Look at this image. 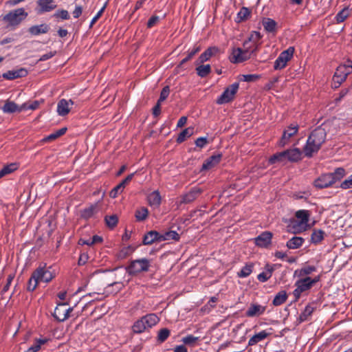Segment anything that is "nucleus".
I'll list each match as a JSON object with an SVG mask.
<instances>
[{"label": "nucleus", "instance_id": "obj_58", "mask_svg": "<svg viewBox=\"0 0 352 352\" xmlns=\"http://www.w3.org/2000/svg\"><path fill=\"white\" fill-rule=\"evenodd\" d=\"M160 21V17L156 15L152 16L148 21L146 26L148 28H151Z\"/></svg>", "mask_w": 352, "mask_h": 352}, {"label": "nucleus", "instance_id": "obj_51", "mask_svg": "<svg viewBox=\"0 0 352 352\" xmlns=\"http://www.w3.org/2000/svg\"><path fill=\"white\" fill-rule=\"evenodd\" d=\"M47 340L46 339H39L37 340L30 347L28 348V350L24 352H37L40 349L42 344L46 343Z\"/></svg>", "mask_w": 352, "mask_h": 352}, {"label": "nucleus", "instance_id": "obj_34", "mask_svg": "<svg viewBox=\"0 0 352 352\" xmlns=\"http://www.w3.org/2000/svg\"><path fill=\"white\" fill-rule=\"evenodd\" d=\"M295 285L296 287H299L303 292L309 289L313 286L311 281V277L309 276H307L305 278L302 277V278L296 282Z\"/></svg>", "mask_w": 352, "mask_h": 352}, {"label": "nucleus", "instance_id": "obj_22", "mask_svg": "<svg viewBox=\"0 0 352 352\" xmlns=\"http://www.w3.org/2000/svg\"><path fill=\"white\" fill-rule=\"evenodd\" d=\"M221 153L212 155L204 161L202 164L201 170H206L214 167L221 162Z\"/></svg>", "mask_w": 352, "mask_h": 352}, {"label": "nucleus", "instance_id": "obj_50", "mask_svg": "<svg viewBox=\"0 0 352 352\" xmlns=\"http://www.w3.org/2000/svg\"><path fill=\"white\" fill-rule=\"evenodd\" d=\"M38 283L39 282L37 280V278L33 272L28 282L27 290L29 292H33L36 288Z\"/></svg>", "mask_w": 352, "mask_h": 352}, {"label": "nucleus", "instance_id": "obj_21", "mask_svg": "<svg viewBox=\"0 0 352 352\" xmlns=\"http://www.w3.org/2000/svg\"><path fill=\"white\" fill-rule=\"evenodd\" d=\"M221 53L220 49L217 46H212L207 48L199 57V63H204L217 54Z\"/></svg>", "mask_w": 352, "mask_h": 352}, {"label": "nucleus", "instance_id": "obj_45", "mask_svg": "<svg viewBox=\"0 0 352 352\" xmlns=\"http://www.w3.org/2000/svg\"><path fill=\"white\" fill-rule=\"evenodd\" d=\"M104 221L108 228L113 229L118 223V217L116 214L107 215L104 217Z\"/></svg>", "mask_w": 352, "mask_h": 352}, {"label": "nucleus", "instance_id": "obj_4", "mask_svg": "<svg viewBox=\"0 0 352 352\" xmlns=\"http://www.w3.org/2000/svg\"><path fill=\"white\" fill-rule=\"evenodd\" d=\"M28 15L23 8H16L10 11L5 15L1 16V21L8 30H15Z\"/></svg>", "mask_w": 352, "mask_h": 352}, {"label": "nucleus", "instance_id": "obj_12", "mask_svg": "<svg viewBox=\"0 0 352 352\" xmlns=\"http://www.w3.org/2000/svg\"><path fill=\"white\" fill-rule=\"evenodd\" d=\"M352 73L351 65H341L338 66L333 76V80L339 84L344 82L348 75Z\"/></svg>", "mask_w": 352, "mask_h": 352}, {"label": "nucleus", "instance_id": "obj_49", "mask_svg": "<svg viewBox=\"0 0 352 352\" xmlns=\"http://www.w3.org/2000/svg\"><path fill=\"white\" fill-rule=\"evenodd\" d=\"M170 331L167 328H163L159 330L157 336V341L159 343H163L169 337Z\"/></svg>", "mask_w": 352, "mask_h": 352}, {"label": "nucleus", "instance_id": "obj_2", "mask_svg": "<svg viewBox=\"0 0 352 352\" xmlns=\"http://www.w3.org/2000/svg\"><path fill=\"white\" fill-rule=\"evenodd\" d=\"M249 41L243 42V49L237 47L232 50L229 60L232 63H241L251 58L252 56H255L258 49V44L253 43L248 45Z\"/></svg>", "mask_w": 352, "mask_h": 352}, {"label": "nucleus", "instance_id": "obj_57", "mask_svg": "<svg viewBox=\"0 0 352 352\" xmlns=\"http://www.w3.org/2000/svg\"><path fill=\"white\" fill-rule=\"evenodd\" d=\"M340 188L344 190L352 188V174L341 183Z\"/></svg>", "mask_w": 352, "mask_h": 352}, {"label": "nucleus", "instance_id": "obj_59", "mask_svg": "<svg viewBox=\"0 0 352 352\" xmlns=\"http://www.w3.org/2000/svg\"><path fill=\"white\" fill-rule=\"evenodd\" d=\"M39 104H40V102L38 100H34V101L32 102L30 104L24 103L22 104V107H25L24 110H28V109L35 110L38 107Z\"/></svg>", "mask_w": 352, "mask_h": 352}, {"label": "nucleus", "instance_id": "obj_25", "mask_svg": "<svg viewBox=\"0 0 352 352\" xmlns=\"http://www.w3.org/2000/svg\"><path fill=\"white\" fill-rule=\"evenodd\" d=\"M274 270L275 265L266 264L265 266V271L257 276V279L261 283L266 282L272 277Z\"/></svg>", "mask_w": 352, "mask_h": 352}, {"label": "nucleus", "instance_id": "obj_54", "mask_svg": "<svg viewBox=\"0 0 352 352\" xmlns=\"http://www.w3.org/2000/svg\"><path fill=\"white\" fill-rule=\"evenodd\" d=\"M54 17L60 18L63 20H68L70 18L68 11L63 9L56 10L54 14Z\"/></svg>", "mask_w": 352, "mask_h": 352}, {"label": "nucleus", "instance_id": "obj_62", "mask_svg": "<svg viewBox=\"0 0 352 352\" xmlns=\"http://www.w3.org/2000/svg\"><path fill=\"white\" fill-rule=\"evenodd\" d=\"M195 143L197 147L202 148L208 144V140L204 137L198 138Z\"/></svg>", "mask_w": 352, "mask_h": 352}, {"label": "nucleus", "instance_id": "obj_11", "mask_svg": "<svg viewBox=\"0 0 352 352\" xmlns=\"http://www.w3.org/2000/svg\"><path fill=\"white\" fill-rule=\"evenodd\" d=\"M66 305L67 303L63 302L58 303L56 307L52 316L57 321L63 322L69 318V313L73 310V308L66 309Z\"/></svg>", "mask_w": 352, "mask_h": 352}, {"label": "nucleus", "instance_id": "obj_6", "mask_svg": "<svg viewBox=\"0 0 352 352\" xmlns=\"http://www.w3.org/2000/svg\"><path fill=\"white\" fill-rule=\"evenodd\" d=\"M310 217V212L306 210H299L296 212V217L299 219L300 221H294L292 223V228H294V232H300L305 230Z\"/></svg>", "mask_w": 352, "mask_h": 352}, {"label": "nucleus", "instance_id": "obj_46", "mask_svg": "<svg viewBox=\"0 0 352 352\" xmlns=\"http://www.w3.org/2000/svg\"><path fill=\"white\" fill-rule=\"evenodd\" d=\"M18 168L17 164L12 163L8 165L4 166L1 170H0V178L12 173L15 170H16Z\"/></svg>", "mask_w": 352, "mask_h": 352}, {"label": "nucleus", "instance_id": "obj_13", "mask_svg": "<svg viewBox=\"0 0 352 352\" xmlns=\"http://www.w3.org/2000/svg\"><path fill=\"white\" fill-rule=\"evenodd\" d=\"M36 4V11L38 14L50 12L56 8L54 0H37Z\"/></svg>", "mask_w": 352, "mask_h": 352}, {"label": "nucleus", "instance_id": "obj_42", "mask_svg": "<svg viewBox=\"0 0 352 352\" xmlns=\"http://www.w3.org/2000/svg\"><path fill=\"white\" fill-rule=\"evenodd\" d=\"M197 74L201 78L206 77L211 72L210 65H201L196 67Z\"/></svg>", "mask_w": 352, "mask_h": 352}, {"label": "nucleus", "instance_id": "obj_10", "mask_svg": "<svg viewBox=\"0 0 352 352\" xmlns=\"http://www.w3.org/2000/svg\"><path fill=\"white\" fill-rule=\"evenodd\" d=\"M149 266V260L141 258L131 261L126 270L130 274H136L142 272H147Z\"/></svg>", "mask_w": 352, "mask_h": 352}, {"label": "nucleus", "instance_id": "obj_23", "mask_svg": "<svg viewBox=\"0 0 352 352\" xmlns=\"http://www.w3.org/2000/svg\"><path fill=\"white\" fill-rule=\"evenodd\" d=\"M25 107H22V105L19 106L16 104L14 102L7 100L5 102L4 105L1 107V110L5 113H20L25 109Z\"/></svg>", "mask_w": 352, "mask_h": 352}, {"label": "nucleus", "instance_id": "obj_43", "mask_svg": "<svg viewBox=\"0 0 352 352\" xmlns=\"http://www.w3.org/2000/svg\"><path fill=\"white\" fill-rule=\"evenodd\" d=\"M194 132L192 127H188L183 130L178 135L177 138V143H182L186 140L187 138L190 137Z\"/></svg>", "mask_w": 352, "mask_h": 352}, {"label": "nucleus", "instance_id": "obj_19", "mask_svg": "<svg viewBox=\"0 0 352 352\" xmlns=\"http://www.w3.org/2000/svg\"><path fill=\"white\" fill-rule=\"evenodd\" d=\"M28 74L25 68L21 67L14 70H9L2 74L4 79L12 80L19 78L25 77Z\"/></svg>", "mask_w": 352, "mask_h": 352}, {"label": "nucleus", "instance_id": "obj_53", "mask_svg": "<svg viewBox=\"0 0 352 352\" xmlns=\"http://www.w3.org/2000/svg\"><path fill=\"white\" fill-rule=\"evenodd\" d=\"M349 14L348 8H344L336 14V19L338 23H342L349 16Z\"/></svg>", "mask_w": 352, "mask_h": 352}, {"label": "nucleus", "instance_id": "obj_36", "mask_svg": "<svg viewBox=\"0 0 352 352\" xmlns=\"http://www.w3.org/2000/svg\"><path fill=\"white\" fill-rule=\"evenodd\" d=\"M287 294L286 291L282 290L277 293L274 296L272 304L274 306H280L283 305L287 299Z\"/></svg>", "mask_w": 352, "mask_h": 352}, {"label": "nucleus", "instance_id": "obj_52", "mask_svg": "<svg viewBox=\"0 0 352 352\" xmlns=\"http://www.w3.org/2000/svg\"><path fill=\"white\" fill-rule=\"evenodd\" d=\"M262 36L261 35V33L259 32L254 31L250 34V37L248 40H245V41H249V45H252L253 43L258 44V42L261 38Z\"/></svg>", "mask_w": 352, "mask_h": 352}, {"label": "nucleus", "instance_id": "obj_27", "mask_svg": "<svg viewBox=\"0 0 352 352\" xmlns=\"http://www.w3.org/2000/svg\"><path fill=\"white\" fill-rule=\"evenodd\" d=\"M50 29V26L47 24L42 23L30 27L28 32L32 36H38L41 34L47 33Z\"/></svg>", "mask_w": 352, "mask_h": 352}, {"label": "nucleus", "instance_id": "obj_15", "mask_svg": "<svg viewBox=\"0 0 352 352\" xmlns=\"http://www.w3.org/2000/svg\"><path fill=\"white\" fill-rule=\"evenodd\" d=\"M272 239V233L265 231L255 238V244L260 248H267L270 245Z\"/></svg>", "mask_w": 352, "mask_h": 352}, {"label": "nucleus", "instance_id": "obj_40", "mask_svg": "<svg viewBox=\"0 0 352 352\" xmlns=\"http://www.w3.org/2000/svg\"><path fill=\"white\" fill-rule=\"evenodd\" d=\"M287 159V157H286V152L284 151H282V152H280V153H276L275 154H274L272 156H271L269 159V164H274L276 162H285Z\"/></svg>", "mask_w": 352, "mask_h": 352}, {"label": "nucleus", "instance_id": "obj_39", "mask_svg": "<svg viewBox=\"0 0 352 352\" xmlns=\"http://www.w3.org/2000/svg\"><path fill=\"white\" fill-rule=\"evenodd\" d=\"M324 234L322 230H314L311 235V242L314 244L320 243L324 239Z\"/></svg>", "mask_w": 352, "mask_h": 352}, {"label": "nucleus", "instance_id": "obj_61", "mask_svg": "<svg viewBox=\"0 0 352 352\" xmlns=\"http://www.w3.org/2000/svg\"><path fill=\"white\" fill-rule=\"evenodd\" d=\"M106 8V3L102 6V8L98 12V13L94 16V18L91 19L90 23V27H92V25L98 20V19L102 16V13L104 12V10Z\"/></svg>", "mask_w": 352, "mask_h": 352}, {"label": "nucleus", "instance_id": "obj_31", "mask_svg": "<svg viewBox=\"0 0 352 352\" xmlns=\"http://www.w3.org/2000/svg\"><path fill=\"white\" fill-rule=\"evenodd\" d=\"M286 152V157L287 160L290 162H298L301 160L302 151L298 148L287 149Z\"/></svg>", "mask_w": 352, "mask_h": 352}, {"label": "nucleus", "instance_id": "obj_8", "mask_svg": "<svg viewBox=\"0 0 352 352\" xmlns=\"http://www.w3.org/2000/svg\"><path fill=\"white\" fill-rule=\"evenodd\" d=\"M239 82H234L226 87L221 95L217 98L216 100L217 104H226L233 100L234 96L239 89Z\"/></svg>", "mask_w": 352, "mask_h": 352}, {"label": "nucleus", "instance_id": "obj_38", "mask_svg": "<svg viewBox=\"0 0 352 352\" xmlns=\"http://www.w3.org/2000/svg\"><path fill=\"white\" fill-rule=\"evenodd\" d=\"M254 268V264L252 263H246L245 266L242 267V269L237 272V276L239 278H246L249 276Z\"/></svg>", "mask_w": 352, "mask_h": 352}, {"label": "nucleus", "instance_id": "obj_44", "mask_svg": "<svg viewBox=\"0 0 352 352\" xmlns=\"http://www.w3.org/2000/svg\"><path fill=\"white\" fill-rule=\"evenodd\" d=\"M148 215V210L145 207H141L139 209H137L135 212V217L137 221H144Z\"/></svg>", "mask_w": 352, "mask_h": 352}, {"label": "nucleus", "instance_id": "obj_28", "mask_svg": "<svg viewBox=\"0 0 352 352\" xmlns=\"http://www.w3.org/2000/svg\"><path fill=\"white\" fill-rule=\"evenodd\" d=\"M147 201L150 206L158 208L162 201V197L159 190H154L147 196Z\"/></svg>", "mask_w": 352, "mask_h": 352}, {"label": "nucleus", "instance_id": "obj_64", "mask_svg": "<svg viewBox=\"0 0 352 352\" xmlns=\"http://www.w3.org/2000/svg\"><path fill=\"white\" fill-rule=\"evenodd\" d=\"M56 54V51H51L45 54H43L38 59V61H45L48 59H50L53 56H54Z\"/></svg>", "mask_w": 352, "mask_h": 352}, {"label": "nucleus", "instance_id": "obj_3", "mask_svg": "<svg viewBox=\"0 0 352 352\" xmlns=\"http://www.w3.org/2000/svg\"><path fill=\"white\" fill-rule=\"evenodd\" d=\"M345 174L346 171L344 168H337L333 173L322 174L314 180V185L319 189L330 187L337 182L340 181Z\"/></svg>", "mask_w": 352, "mask_h": 352}, {"label": "nucleus", "instance_id": "obj_48", "mask_svg": "<svg viewBox=\"0 0 352 352\" xmlns=\"http://www.w3.org/2000/svg\"><path fill=\"white\" fill-rule=\"evenodd\" d=\"M250 14H251V12L248 8L243 7L242 8H241L239 12L237 13L236 21L239 23L243 21L246 20L248 18V16L250 15Z\"/></svg>", "mask_w": 352, "mask_h": 352}, {"label": "nucleus", "instance_id": "obj_18", "mask_svg": "<svg viewBox=\"0 0 352 352\" xmlns=\"http://www.w3.org/2000/svg\"><path fill=\"white\" fill-rule=\"evenodd\" d=\"M266 306L257 303H251L245 311V316L249 318L259 316L264 314Z\"/></svg>", "mask_w": 352, "mask_h": 352}, {"label": "nucleus", "instance_id": "obj_47", "mask_svg": "<svg viewBox=\"0 0 352 352\" xmlns=\"http://www.w3.org/2000/svg\"><path fill=\"white\" fill-rule=\"evenodd\" d=\"M200 51V47L199 46H195L192 50H189L188 51V54L186 57H185L184 59L181 60L179 64L178 65L177 67L182 66L188 60H190L197 52Z\"/></svg>", "mask_w": 352, "mask_h": 352}, {"label": "nucleus", "instance_id": "obj_41", "mask_svg": "<svg viewBox=\"0 0 352 352\" xmlns=\"http://www.w3.org/2000/svg\"><path fill=\"white\" fill-rule=\"evenodd\" d=\"M67 130V129L66 127H63V128L57 130L56 131L50 134L49 135L46 136L45 138H44L43 141H44V142L53 141V140L57 139L58 138L62 136L63 135H64L66 133Z\"/></svg>", "mask_w": 352, "mask_h": 352}, {"label": "nucleus", "instance_id": "obj_24", "mask_svg": "<svg viewBox=\"0 0 352 352\" xmlns=\"http://www.w3.org/2000/svg\"><path fill=\"white\" fill-rule=\"evenodd\" d=\"M155 242H161L160 233L155 230H151L146 233L142 239V244L151 245Z\"/></svg>", "mask_w": 352, "mask_h": 352}, {"label": "nucleus", "instance_id": "obj_14", "mask_svg": "<svg viewBox=\"0 0 352 352\" xmlns=\"http://www.w3.org/2000/svg\"><path fill=\"white\" fill-rule=\"evenodd\" d=\"M298 129L299 127L297 124H291L287 129L284 130L279 142V145L281 146L286 145L289 142V139L298 133Z\"/></svg>", "mask_w": 352, "mask_h": 352}, {"label": "nucleus", "instance_id": "obj_9", "mask_svg": "<svg viewBox=\"0 0 352 352\" xmlns=\"http://www.w3.org/2000/svg\"><path fill=\"white\" fill-rule=\"evenodd\" d=\"M52 267H47L46 264L40 265L34 271L37 280L38 282L49 283L54 277V272L51 271Z\"/></svg>", "mask_w": 352, "mask_h": 352}, {"label": "nucleus", "instance_id": "obj_30", "mask_svg": "<svg viewBox=\"0 0 352 352\" xmlns=\"http://www.w3.org/2000/svg\"><path fill=\"white\" fill-rule=\"evenodd\" d=\"M262 25L267 32L276 33L277 23L274 19L270 18H263L262 20Z\"/></svg>", "mask_w": 352, "mask_h": 352}, {"label": "nucleus", "instance_id": "obj_26", "mask_svg": "<svg viewBox=\"0 0 352 352\" xmlns=\"http://www.w3.org/2000/svg\"><path fill=\"white\" fill-rule=\"evenodd\" d=\"M98 212V202L91 204L89 207L84 208L80 212V216L82 219L87 220L94 217V215Z\"/></svg>", "mask_w": 352, "mask_h": 352}, {"label": "nucleus", "instance_id": "obj_35", "mask_svg": "<svg viewBox=\"0 0 352 352\" xmlns=\"http://www.w3.org/2000/svg\"><path fill=\"white\" fill-rule=\"evenodd\" d=\"M316 271V267L313 265H306L302 267L300 270H297L294 272V276H297L298 277H304L307 275H309L314 272Z\"/></svg>", "mask_w": 352, "mask_h": 352}, {"label": "nucleus", "instance_id": "obj_32", "mask_svg": "<svg viewBox=\"0 0 352 352\" xmlns=\"http://www.w3.org/2000/svg\"><path fill=\"white\" fill-rule=\"evenodd\" d=\"M305 241V239L300 236H293L286 243L287 248L289 249H297L301 247Z\"/></svg>", "mask_w": 352, "mask_h": 352}, {"label": "nucleus", "instance_id": "obj_16", "mask_svg": "<svg viewBox=\"0 0 352 352\" xmlns=\"http://www.w3.org/2000/svg\"><path fill=\"white\" fill-rule=\"evenodd\" d=\"M135 173L129 174L120 183L116 185L110 192L109 195L111 198H116L119 194L122 193L126 186L132 180Z\"/></svg>", "mask_w": 352, "mask_h": 352}, {"label": "nucleus", "instance_id": "obj_60", "mask_svg": "<svg viewBox=\"0 0 352 352\" xmlns=\"http://www.w3.org/2000/svg\"><path fill=\"white\" fill-rule=\"evenodd\" d=\"M14 278V275L10 274L7 278V283L1 289V294H4L6 292H7L10 288V284Z\"/></svg>", "mask_w": 352, "mask_h": 352}, {"label": "nucleus", "instance_id": "obj_55", "mask_svg": "<svg viewBox=\"0 0 352 352\" xmlns=\"http://www.w3.org/2000/svg\"><path fill=\"white\" fill-rule=\"evenodd\" d=\"M198 340V337H195L192 335H188L187 336L182 338V342L185 344L193 346Z\"/></svg>", "mask_w": 352, "mask_h": 352}, {"label": "nucleus", "instance_id": "obj_1", "mask_svg": "<svg viewBox=\"0 0 352 352\" xmlns=\"http://www.w3.org/2000/svg\"><path fill=\"white\" fill-rule=\"evenodd\" d=\"M326 138L327 132L324 128L318 126L312 131L302 148L305 156L309 158L312 157L321 148Z\"/></svg>", "mask_w": 352, "mask_h": 352}, {"label": "nucleus", "instance_id": "obj_20", "mask_svg": "<svg viewBox=\"0 0 352 352\" xmlns=\"http://www.w3.org/2000/svg\"><path fill=\"white\" fill-rule=\"evenodd\" d=\"M202 192V190L198 187L192 188L188 192L182 197L181 203L189 204L195 200Z\"/></svg>", "mask_w": 352, "mask_h": 352}, {"label": "nucleus", "instance_id": "obj_37", "mask_svg": "<svg viewBox=\"0 0 352 352\" xmlns=\"http://www.w3.org/2000/svg\"><path fill=\"white\" fill-rule=\"evenodd\" d=\"M161 242L164 241L175 240L179 241L180 239L179 234L174 230H169L164 233H160Z\"/></svg>", "mask_w": 352, "mask_h": 352}, {"label": "nucleus", "instance_id": "obj_33", "mask_svg": "<svg viewBox=\"0 0 352 352\" xmlns=\"http://www.w3.org/2000/svg\"><path fill=\"white\" fill-rule=\"evenodd\" d=\"M270 333H267L265 331H261L250 338L248 341V345L254 346L258 343L259 342L265 340L266 338L268 337Z\"/></svg>", "mask_w": 352, "mask_h": 352}, {"label": "nucleus", "instance_id": "obj_7", "mask_svg": "<svg viewBox=\"0 0 352 352\" xmlns=\"http://www.w3.org/2000/svg\"><path fill=\"white\" fill-rule=\"evenodd\" d=\"M294 51V47H289L287 50L283 51L274 61V69L280 70L285 68L288 61L292 58Z\"/></svg>", "mask_w": 352, "mask_h": 352}, {"label": "nucleus", "instance_id": "obj_63", "mask_svg": "<svg viewBox=\"0 0 352 352\" xmlns=\"http://www.w3.org/2000/svg\"><path fill=\"white\" fill-rule=\"evenodd\" d=\"M88 259H89V256H88L87 253H86V252L81 253L79 256V258H78V264L79 265H83L88 261Z\"/></svg>", "mask_w": 352, "mask_h": 352}, {"label": "nucleus", "instance_id": "obj_56", "mask_svg": "<svg viewBox=\"0 0 352 352\" xmlns=\"http://www.w3.org/2000/svg\"><path fill=\"white\" fill-rule=\"evenodd\" d=\"M169 94H170L169 86H165L164 87H163V89H162V91L160 92V98H159L157 102L161 103L162 102L164 101L168 97Z\"/></svg>", "mask_w": 352, "mask_h": 352}, {"label": "nucleus", "instance_id": "obj_17", "mask_svg": "<svg viewBox=\"0 0 352 352\" xmlns=\"http://www.w3.org/2000/svg\"><path fill=\"white\" fill-rule=\"evenodd\" d=\"M74 104L72 100L60 99L57 104V113L60 116H67L71 109V106Z\"/></svg>", "mask_w": 352, "mask_h": 352}, {"label": "nucleus", "instance_id": "obj_5", "mask_svg": "<svg viewBox=\"0 0 352 352\" xmlns=\"http://www.w3.org/2000/svg\"><path fill=\"white\" fill-rule=\"evenodd\" d=\"M160 321V318L155 314H148L136 320L133 326L132 331L134 333H142L147 329L152 328Z\"/></svg>", "mask_w": 352, "mask_h": 352}, {"label": "nucleus", "instance_id": "obj_29", "mask_svg": "<svg viewBox=\"0 0 352 352\" xmlns=\"http://www.w3.org/2000/svg\"><path fill=\"white\" fill-rule=\"evenodd\" d=\"M315 310L311 304L307 305L296 320L297 325L308 320Z\"/></svg>", "mask_w": 352, "mask_h": 352}]
</instances>
